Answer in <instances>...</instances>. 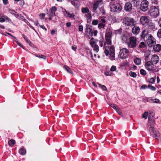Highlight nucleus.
Segmentation results:
<instances>
[{
    "label": "nucleus",
    "instance_id": "obj_14",
    "mask_svg": "<svg viewBox=\"0 0 161 161\" xmlns=\"http://www.w3.org/2000/svg\"><path fill=\"white\" fill-rule=\"evenodd\" d=\"M109 52L110 58L111 60H114V47L113 46H111L110 47L109 49Z\"/></svg>",
    "mask_w": 161,
    "mask_h": 161
},
{
    "label": "nucleus",
    "instance_id": "obj_61",
    "mask_svg": "<svg viewBox=\"0 0 161 161\" xmlns=\"http://www.w3.org/2000/svg\"><path fill=\"white\" fill-rule=\"evenodd\" d=\"M72 48L73 50L74 51H76V47H75V46H72Z\"/></svg>",
    "mask_w": 161,
    "mask_h": 161
},
{
    "label": "nucleus",
    "instance_id": "obj_17",
    "mask_svg": "<svg viewBox=\"0 0 161 161\" xmlns=\"http://www.w3.org/2000/svg\"><path fill=\"white\" fill-rule=\"evenodd\" d=\"M159 60L158 57L156 55H153L151 59V62L153 64H157Z\"/></svg>",
    "mask_w": 161,
    "mask_h": 161
},
{
    "label": "nucleus",
    "instance_id": "obj_13",
    "mask_svg": "<svg viewBox=\"0 0 161 161\" xmlns=\"http://www.w3.org/2000/svg\"><path fill=\"white\" fill-rule=\"evenodd\" d=\"M133 28L132 29L131 32L132 33L135 35H138L140 32V27L136 25H133Z\"/></svg>",
    "mask_w": 161,
    "mask_h": 161
},
{
    "label": "nucleus",
    "instance_id": "obj_59",
    "mask_svg": "<svg viewBox=\"0 0 161 161\" xmlns=\"http://www.w3.org/2000/svg\"><path fill=\"white\" fill-rule=\"evenodd\" d=\"M93 34L95 36H96L97 33V30H95L93 32Z\"/></svg>",
    "mask_w": 161,
    "mask_h": 161
},
{
    "label": "nucleus",
    "instance_id": "obj_9",
    "mask_svg": "<svg viewBox=\"0 0 161 161\" xmlns=\"http://www.w3.org/2000/svg\"><path fill=\"white\" fill-rule=\"evenodd\" d=\"M148 2L147 0H143L141 4V9L143 12L146 11L148 8Z\"/></svg>",
    "mask_w": 161,
    "mask_h": 161
},
{
    "label": "nucleus",
    "instance_id": "obj_30",
    "mask_svg": "<svg viewBox=\"0 0 161 161\" xmlns=\"http://www.w3.org/2000/svg\"><path fill=\"white\" fill-rule=\"evenodd\" d=\"M129 75L135 78L136 76V74L135 72L130 71L129 73Z\"/></svg>",
    "mask_w": 161,
    "mask_h": 161
},
{
    "label": "nucleus",
    "instance_id": "obj_42",
    "mask_svg": "<svg viewBox=\"0 0 161 161\" xmlns=\"http://www.w3.org/2000/svg\"><path fill=\"white\" fill-rule=\"evenodd\" d=\"M157 36L158 37L161 38V29H160L158 31L157 33Z\"/></svg>",
    "mask_w": 161,
    "mask_h": 161
},
{
    "label": "nucleus",
    "instance_id": "obj_45",
    "mask_svg": "<svg viewBox=\"0 0 161 161\" xmlns=\"http://www.w3.org/2000/svg\"><path fill=\"white\" fill-rule=\"evenodd\" d=\"M155 81V79L153 78H152L150 79V80L149 81H148V82L151 83L152 84H153Z\"/></svg>",
    "mask_w": 161,
    "mask_h": 161
},
{
    "label": "nucleus",
    "instance_id": "obj_35",
    "mask_svg": "<svg viewBox=\"0 0 161 161\" xmlns=\"http://www.w3.org/2000/svg\"><path fill=\"white\" fill-rule=\"evenodd\" d=\"M105 26V25L103 23H99L98 26V28L100 29L101 28H104Z\"/></svg>",
    "mask_w": 161,
    "mask_h": 161
},
{
    "label": "nucleus",
    "instance_id": "obj_47",
    "mask_svg": "<svg viewBox=\"0 0 161 161\" xmlns=\"http://www.w3.org/2000/svg\"><path fill=\"white\" fill-rule=\"evenodd\" d=\"M83 30V27L82 25H80L79 27V31H82Z\"/></svg>",
    "mask_w": 161,
    "mask_h": 161
},
{
    "label": "nucleus",
    "instance_id": "obj_22",
    "mask_svg": "<svg viewBox=\"0 0 161 161\" xmlns=\"http://www.w3.org/2000/svg\"><path fill=\"white\" fill-rule=\"evenodd\" d=\"M97 42V41L93 38H92L90 40V43L92 47L95 45H96V43Z\"/></svg>",
    "mask_w": 161,
    "mask_h": 161
},
{
    "label": "nucleus",
    "instance_id": "obj_37",
    "mask_svg": "<svg viewBox=\"0 0 161 161\" xmlns=\"http://www.w3.org/2000/svg\"><path fill=\"white\" fill-rule=\"evenodd\" d=\"M86 31L87 32H88L90 34H91L92 35L93 32L92 30L90 28H86Z\"/></svg>",
    "mask_w": 161,
    "mask_h": 161
},
{
    "label": "nucleus",
    "instance_id": "obj_43",
    "mask_svg": "<svg viewBox=\"0 0 161 161\" xmlns=\"http://www.w3.org/2000/svg\"><path fill=\"white\" fill-rule=\"evenodd\" d=\"M150 28L151 29H152L153 30H155V25L154 24H150L149 25Z\"/></svg>",
    "mask_w": 161,
    "mask_h": 161
},
{
    "label": "nucleus",
    "instance_id": "obj_52",
    "mask_svg": "<svg viewBox=\"0 0 161 161\" xmlns=\"http://www.w3.org/2000/svg\"><path fill=\"white\" fill-rule=\"evenodd\" d=\"M68 16L70 18H72L74 17V15L73 14H70L69 13H68Z\"/></svg>",
    "mask_w": 161,
    "mask_h": 161
},
{
    "label": "nucleus",
    "instance_id": "obj_57",
    "mask_svg": "<svg viewBox=\"0 0 161 161\" xmlns=\"http://www.w3.org/2000/svg\"><path fill=\"white\" fill-rule=\"evenodd\" d=\"M5 21V19L4 18H0V22H3Z\"/></svg>",
    "mask_w": 161,
    "mask_h": 161
},
{
    "label": "nucleus",
    "instance_id": "obj_44",
    "mask_svg": "<svg viewBox=\"0 0 161 161\" xmlns=\"http://www.w3.org/2000/svg\"><path fill=\"white\" fill-rule=\"evenodd\" d=\"M132 2L134 4L136 5L139 2V0H132Z\"/></svg>",
    "mask_w": 161,
    "mask_h": 161
},
{
    "label": "nucleus",
    "instance_id": "obj_26",
    "mask_svg": "<svg viewBox=\"0 0 161 161\" xmlns=\"http://www.w3.org/2000/svg\"><path fill=\"white\" fill-rule=\"evenodd\" d=\"M134 62L136 64L139 65L141 63V60L139 58H136L134 60Z\"/></svg>",
    "mask_w": 161,
    "mask_h": 161
},
{
    "label": "nucleus",
    "instance_id": "obj_39",
    "mask_svg": "<svg viewBox=\"0 0 161 161\" xmlns=\"http://www.w3.org/2000/svg\"><path fill=\"white\" fill-rule=\"evenodd\" d=\"M152 101H153V103H159L160 101L158 99H153L152 100Z\"/></svg>",
    "mask_w": 161,
    "mask_h": 161
},
{
    "label": "nucleus",
    "instance_id": "obj_20",
    "mask_svg": "<svg viewBox=\"0 0 161 161\" xmlns=\"http://www.w3.org/2000/svg\"><path fill=\"white\" fill-rule=\"evenodd\" d=\"M153 49L157 52H159L161 50V45L157 44L153 47Z\"/></svg>",
    "mask_w": 161,
    "mask_h": 161
},
{
    "label": "nucleus",
    "instance_id": "obj_10",
    "mask_svg": "<svg viewBox=\"0 0 161 161\" xmlns=\"http://www.w3.org/2000/svg\"><path fill=\"white\" fill-rule=\"evenodd\" d=\"M140 21L142 25H146L149 23L150 20L147 16H142L140 18Z\"/></svg>",
    "mask_w": 161,
    "mask_h": 161
},
{
    "label": "nucleus",
    "instance_id": "obj_21",
    "mask_svg": "<svg viewBox=\"0 0 161 161\" xmlns=\"http://www.w3.org/2000/svg\"><path fill=\"white\" fill-rule=\"evenodd\" d=\"M63 68L69 73L72 74V72L71 69L67 66L64 65L63 66Z\"/></svg>",
    "mask_w": 161,
    "mask_h": 161
},
{
    "label": "nucleus",
    "instance_id": "obj_56",
    "mask_svg": "<svg viewBox=\"0 0 161 161\" xmlns=\"http://www.w3.org/2000/svg\"><path fill=\"white\" fill-rule=\"evenodd\" d=\"M40 27L44 29L46 31H47V29L45 27L44 25H39Z\"/></svg>",
    "mask_w": 161,
    "mask_h": 161
},
{
    "label": "nucleus",
    "instance_id": "obj_50",
    "mask_svg": "<svg viewBox=\"0 0 161 161\" xmlns=\"http://www.w3.org/2000/svg\"><path fill=\"white\" fill-rule=\"evenodd\" d=\"M16 17L19 18V19H22V16H21V14H17L16 15Z\"/></svg>",
    "mask_w": 161,
    "mask_h": 161
},
{
    "label": "nucleus",
    "instance_id": "obj_49",
    "mask_svg": "<svg viewBox=\"0 0 161 161\" xmlns=\"http://www.w3.org/2000/svg\"><path fill=\"white\" fill-rule=\"evenodd\" d=\"M153 121V122H154V120H152L151 119V117H150L149 116L148 117V125L149 126H150V122H149V121Z\"/></svg>",
    "mask_w": 161,
    "mask_h": 161
},
{
    "label": "nucleus",
    "instance_id": "obj_29",
    "mask_svg": "<svg viewBox=\"0 0 161 161\" xmlns=\"http://www.w3.org/2000/svg\"><path fill=\"white\" fill-rule=\"evenodd\" d=\"M92 47L93 48V50L96 52H97L99 51V47L97 44L95 45Z\"/></svg>",
    "mask_w": 161,
    "mask_h": 161
},
{
    "label": "nucleus",
    "instance_id": "obj_63",
    "mask_svg": "<svg viewBox=\"0 0 161 161\" xmlns=\"http://www.w3.org/2000/svg\"><path fill=\"white\" fill-rule=\"evenodd\" d=\"M100 44L99 45L102 47L103 46V42L100 41H99Z\"/></svg>",
    "mask_w": 161,
    "mask_h": 161
},
{
    "label": "nucleus",
    "instance_id": "obj_24",
    "mask_svg": "<svg viewBox=\"0 0 161 161\" xmlns=\"http://www.w3.org/2000/svg\"><path fill=\"white\" fill-rule=\"evenodd\" d=\"M82 12L84 13H88L89 12V10L87 7L83 8L81 9Z\"/></svg>",
    "mask_w": 161,
    "mask_h": 161
},
{
    "label": "nucleus",
    "instance_id": "obj_53",
    "mask_svg": "<svg viewBox=\"0 0 161 161\" xmlns=\"http://www.w3.org/2000/svg\"><path fill=\"white\" fill-rule=\"evenodd\" d=\"M147 87V86L146 85H142L141 86V88L142 89H146Z\"/></svg>",
    "mask_w": 161,
    "mask_h": 161
},
{
    "label": "nucleus",
    "instance_id": "obj_8",
    "mask_svg": "<svg viewBox=\"0 0 161 161\" xmlns=\"http://www.w3.org/2000/svg\"><path fill=\"white\" fill-rule=\"evenodd\" d=\"M144 40L146 41L148 46L150 47H152L155 43L154 39L151 35L148 36V37L146 39H144Z\"/></svg>",
    "mask_w": 161,
    "mask_h": 161
},
{
    "label": "nucleus",
    "instance_id": "obj_11",
    "mask_svg": "<svg viewBox=\"0 0 161 161\" xmlns=\"http://www.w3.org/2000/svg\"><path fill=\"white\" fill-rule=\"evenodd\" d=\"M132 9V6L131 3L130 2L126 3L124 6V9L127 12H130Z\"/></svg>",
    "mask_w": 161,
    "mask_h": 161
},
{
    "label": "nucleus",
    "instance_id": "obj_34",
    "mask_svg": "<svg viewBox=\"0 0 161 161\" xmlns=\"http://www.w3.org/2000/svg\"><path fill=\"white\" fill-rule=\"evenodd\" d=\"M98 84L99 85V87L101 88L104 91H106L107 90V88L106 87L103 85H102L98 83Z\"/></svg>",
    "mask_w": 161,
    "mask_h": 161
},
{
    "label": "nucleus",
    "instance_id": "obj_55",
    "mask_svg": "<svg viewBox=\"0 0 161 161\" xmlns=\"http://www.w3.org/2000/svg\"><path fill=\"white\" fill-rule=\"evenodd\" d=\"M105 74L106 76H111V74L109 72H106L105 73Z\"/></svg>",
    "mask_w": 161,
    "mask_h": 161
},
{
    "label": "nucleus",
    "instance_id": "obj_64",
    "mask_svg": "<svg viewBox=\"0 0 161 161\" xmlns=\"http://www.w3.org/2000/svg\"><path fill=\"white\" fill-rule=\"evenodd\" d=\"M158 24L159 26L161 28V18L159 19L158 21Z\"/></svg>",
    "mask_w": 161,
    "mask_h": 161
},
{
    "label": "nucleus",
    "instance_id": "obj_15",
    "mask_svg": "<svg viewBox=\"0 0 161 161\" xmlns=\"http://www.w3.org/2000/svg\"><path fill=\"white\" fill-rule=\"evenodd\" d=\"M110 105L114 110H115L116 112L119 115H121V116L123 115L122 113L121 112L120 109L118 106L114 104H110Z\"/></svg>",
    "mask_w": 161,
    "mask_h": 161
},
{
    "label": "nucleus",
    "instance_id": "obj_27",
    "mask_svg": "<svg viewBox=\"0 0 161 161\" xmlns=\"http://www.w3.org/2000/svg\"><path fill=\"white\" fill-rule=\"evenodd\" d=\"M86 17L87 18V21H88V20H89L90 21L91 20L92 16L91 14L90 13H87L85 15Z\"/></svg>",
    "mask_w": 161,
    "mask_h": 161
},
{
    "label": "nucleus",
    "instance_id": "obj_25",
    "mask_svg": "<svg viewBox=\"0 0 161 161\" xmlns=\"http://www.w3.org/2000/svg\"><path fill=\"white\" fill-rule=\"evenodd\" d=\"M15 142L14 140L11 139L8 141V143L9 145L10 146H13L14 145Z\"/></svg>",
    "mask_w": 161,
    "mask_h": 161
},
{
    "label": "nucleus",
    "instance_id": "obj_4",
    "mask_svg": "<svg viewBox=\"0 0 161 161\" xmlns=\"http://www.w3.org/2000/svg\"><path fill=\"white\" fill-rule=\"evenodd\" d=\"M124 25L126 26H133V25L137 24V22L134 19L127 17L125 18L123 21Z\"/></svg>",
    "mask_w": 161,
    "mask_h": 161
},
{
    "label": "nucleus",
    "instance_id": "obj_58",
    "mask_svg": "<svg viewBox=\"0 0 161 161\" xmlns=\"http://www.w3.org/2000/svg\"><path fill=\"white\" fill-rule=\"evenodd\" d=\"M71 25V23L70 22H68L66 23V26L67 27H69Z\"/></svg>",
    "mask_w": 161,
    "mask_h": 161
},
{
    "label": "nucleus",
    "instance_id": "obj_54",
    "mask_svg": "<svg viewBox=\"0 0 161 161\" xmlns=\"http://www.w3.org/2000/svg\"><path fill=\"white\" fill-rule=\"evenodd\" d=\"M3 3L5 5H7L8 3V0H3Z\"/></svg>",
    "mask_w": 161,
    "mask_h": 161
},
{
    "label": "nucleus",
    "instance_id": "obj_7",
    "mask_svg": "<svg viewBox=\"0 0 161 161\" xmlns=\"http://www.w3.org/2000/svg\"><path fill=\"white\" fill-rule=\"evenodd\" d=\"M122 10V7L118 3L113 5L111 7V11L112 12H119Z\"/></svg>",
    "mask_w": 161,
    "mask_h": 161
},
{
    "label": "nucleus",
    "instance_id": "obj_32",
    "mask_svg": "<svg viewBox=\"0 0 161 161\" xmlns=\"http://www.w3.org/2000/svg\"><path fill=\"white\" fill-rule=\"evenodd\" d=\"M147 87L153 91H155L156 90V88L154 86H153L150 85H148Z\"/></svg>",
    "mask_w": 161,
    "mask_h": 161
},
{
    "label": "nucleus",
    "instance_id": "obj_19",
    "mask_svg": "<svg viewBox=\"0 0 161 161\" xmlns=\"http://www.w3.org/2000/svg\"><path fill=\"white\" fill-rule=\"evenodd\" d=\"M102 1H99L96 2L93 4V10L94 11H95L98 8L99 6V3L101 2Z\"/></svg>",
    "mask_w": 161,
    "mask_h": 161
},
{
    "label": "nucleus",
    "instance_id": "obj_46",
    "mask_svg": "<svg viewBox=\"0 0 161 161\" xmlns=\"http://www.w3.org/2000/svg\"><path fill=\"white\" fill-rule=\"evenodd\" d=\"M45 14L44 13H42L40 14L39 16L41 19H42L45 17Z\"/></svg>",
    "mask_w": 161,
    "mask_h": 161
},
{
    "label": "nucleus",
    "instance_id": "obj_33",
    "mask_svg": "<svg viewBox=\"0 0 161 161\" xmlns=\"http://www.w3.org/2000/svg\"><path fill=\"white\" fill-rule=\"evenodd\" d=\"M148 113L147 112H145L142 114V117L145 119H147L148 116Z\"/></svg>",
    "mask_w": 161,
    "mask_h": 161
},
{
    "label": "nucleus",
    "instance_id": "obj_38",
    "mask_svg": "<svg viewBox=\"0 0 161 161\" xmlns=\"http://www.w3.org/2000/svg\"><path fill=\"white\" fill-rule=\"evenodd\" d=\"M140 72L141 75H145L146 74V71L143 69H142L140 70Z\"/></svg>",
    "mask_w": 161,
    "mask_h": 161
},
{
    "label": "nucleus",
    "instance_id": "obj_23",
    "mask_svg": "<svg viewBox=\"0 0 161 161\" xmlns=\"http://www.w3.org/2000/svg\"><path fill=\"white\" fill-rule=\"evenodd\" d=\"M19 153L22 155H24L26 153V151L25 149L23 148H21L19 151Z\"/></svg>",
    "mask_w": 161,
    "mask_h": 161
},
{
    "label": "nucleus",
    "instance_id": "obj_18",
    "mask_svg": "<svg viewBox=\"0 0 161 161\" xmlns=\"http://www.w3.org/2000/svg\"><path fill=\"white\" fill-rule=\"evenodd\" d=\"M57 10V8L55 6H53L51 8L49 14H50L51 16H54L55 15V12Z\"/></svg>",
    "mask_w": 161,
    "mask_h": 161
},
{
    "label": "nucleus",
    "instance_id": "obj_40",
    "mask_svg": "<svg viewBox=\"0 0 161 161\" xmlns=\"http://www.w3.org/2000/svg\"><path fill=\"white\" fill-rule=\"evenodd\" d=\"M116 69V67L115 66H112L110 68V71H114Z\"/></svg>",
    "mask_w": 161,
    "mask_h": 161
},
{
    "label": "nucleus",
    "instance_id": "obj_1",
    "mask_svg": "<svg viewBox=\"0 0 161 161\" xmlns=\"http://www.w3.org/2000/svg\"><path fill=\"white\" fill-rule=\"evenodd\" d=\"M150 127L149 131L150 134L153 137H157L158 139L161 140V136L158 131L154 128V124L153 121H149Z\"/></svg>",
    "mask_w": 161,
    "mask_h": 161
},
{
    "label": "nucleus",
    "instance_id": "obj_28",
    "mask_svg": "<svg viewBox=\"0 0 161 161\" xmlns=\"http://www.w3.org/2000/svg\"><path fill=\"white\" fill-rule=\"evenodd\" d=\"M36 56V57L38 58H42L44 59V60H45L46 59V58L45 56L43 55L42 54H36L35 55Z\"/></svg>",
    "mask_w": 161,
    "mask_h": 161
},
{
    "label": "nucleus",
    "instance_id": "obj_62",
    "mask_svg": "<svg viewBox=\"0 0 161 161\" xmlns=\"http://www.w3.org/2000/svg\"><path fill=\"white\" fill-rule=\"evenodd\" d=\"M22 36H23V37H24V39L26 41L28 39V38L26 36H25L24 34H23Z\"/></svg>",
    "mask_w": 161,
    "mask_h": 161
},
{
    "label": "nucleus",
    "instance_id": "obj_48",
    "mask_svg": "<svg viewBox=\"0 0 161 161\" xmlns=\"http://www.w3.org/2000/svg\"><path fill=\"white\" fill-rule=\"evenodd\" d=\"M158 0H152V2L154 4H157L158 3Z\"/></svg>",
    "mask_w": 161,
    "mask_h": 161
},
{
    "label": "nucleus",
    "instance_id": "obj_3",
    "mask_svg": "<svg viewBox=\"0 0 161 161\" xmlns=\"http://www.w3.org/2000/svg\"><path fill=\"white\" fill-rule=\"evenodd\" d=\"M138 43L137 38L134 36H130L129 38V41L128 43V45L130 48H134Z\"/></svg>",
    "mask_w": 161,
    "mask_h": 161
},
{
    "label": "nucleus",
    "instance_id": "obj_6",
    "mask_svg": "<svg viewBox=\"0 0 161 161\" xmlns=\"http://www.w3.org/2000/svg\"><path fill=\"white\" fill-rule=\"evenodd\" d=\"M128 53L129 51L126 48H122L120 50L119 56L122 59H125L127 57Z\"/></svg>",
    "mask_w": 161,
    "mask_h": 161
},
{
    "label": "nucleus",
    "instance_id": "obj_60",
    "mask_svg": "<svg viewBox=\"0 0 161 161\" xmlns=\"http://www.w3.org/2000/svg\"><path fill=\"white\" fill-rule=\"evenodd\" d=\"M11 13L12 14H14L15 15H16V14H17V13L15 12L14 10H12Z\"/></svg>",
    "mask_w": 161,
    "mask_h": 161
},
{
    "label": "nucleus",
    "instance_id": "obj_36",
    "mask_svg": "<svg viewBox=\"0 0 161 161\" xmlns=\"http://www.w3.org/2000/svg\"><path fill=\"white\" fill-rule=\"evenodd\" d=\"M98 21L97 20L94 19L92 21V24L93 25H97L98 24Z\"/></svg>",
    "mask_w": 161,
    "mask_h": 161
},
{
    "label": "nucleus",
    "instance_id": "obj_51",
    "mask_svg": "<svg viewBox=\"0 0 161 161\" xmlns=\"http://www.w3.org/2000/svg\"><path fill=\"white\" fill-rule=\"evenodd\" d=\"M81 0H73L72 1H71V4L75 6V1H81Z\"/></svg>",
    "mask_w": 161,
    "mask_h": 161
},
{
    "label": "nucleus",
    "instance_id": "obj_5",
    "mask_svg": "<svg viewBox=\"0 0 161 161\" xmlns=\"http://www.w3.org/2000/svg\"><path fill=\"white\" fill-rule=\"evenodd\" d=\"M149 15L153 17H156L159 15V8L158 6H152L149 12Z\"/></svg>",
    "mask_w": 161,
    "mask_h": 161
},
{
    "label": "nucleus",
    "instance_id": "obj_31",
    "mask_svg": "<svg viewBox=\"0 0 161 161\" xmlns=\"http://www.w3.org/2000/svg\"><path fill=\"white\" fill-rule=\"evenodd\" d=\"M145 47V43L143 42H141L139 45L138 48H144Z\"/></svg>",
    "mask_w": 161,
    "mask_h": 161
},
{
    "label": "nucleus",
    "instance_id": "obj_2",
    "mask_svg": "<svg viewBox=\"0 0 161 161\" xmlns=\"http://www.w3.org/2000/svg\"><path fill=\"white\" fill-rule=\"evenodd\" d=\"M112 33L111 31L107 32L105 34V38L106 41L104 43L105 51L104 52L105 55L107 56L108 55L109 51L108 50V47L106 46V44L110 45L111 44V38L112 37Z\"/></svg>",
    "mask_w": 161,
    "mask_h": 161
},
{
    "label": "nucleus",
    "instance_id": "obj_12",
    "mask_svg": "<svg viewBox=\"0 0 161 161\" xmlns=\"http://www.w3.org/2000/svg\"><path fill=\"white\" fill-rule=\"evenodd\" d=\"M153 64H154L151 61H148L146 63L145 66L146 69L148 70H153L154 68Z\"/></svg>",
    "mask_w": 161,
    "mask_h": 161
},
{
    "label": "nucleus",
    "instance_id": "obj_41",
    "mask_svg": "<svg viewBox=\"0 0 161 161\" xmlns=\"http://www.w3.org/2000/svg\"><path fill=\"white\" fill-rule=\"evenodd\" d=\"M15 42L19 46L22 47L23 49H25V47L22 45L18 41H15Z\"/></svg>",
    "mask_w": 161,
    "mask_h": 161
},
{
    "label": "nucleus",
    "instance_id": "obj_16",
    "mask_svg": "<svg viewBox=\"0 0 161 161\" xmlns=\"http://www.w3.org/2000/svg\"><path fill=\"white\" fill-rule=\"evenodd\" d=\"M148 31L147 30H143L140 35L141 38H143L144 39L147 38L149 35L148 34Z\"/></svg>",
    "mask_w": 161,
    "mask_h": 161
}]
</instances>
